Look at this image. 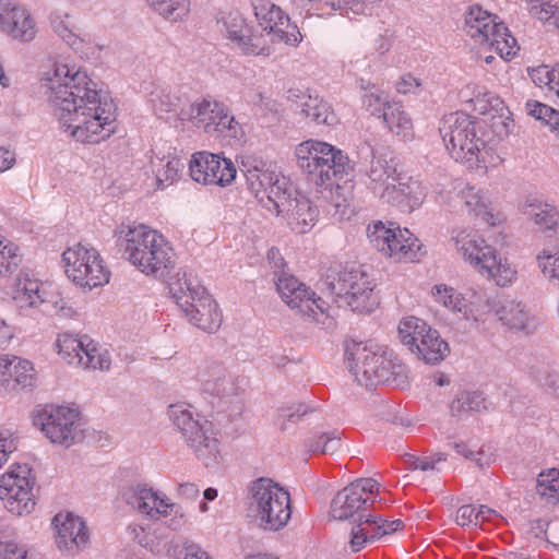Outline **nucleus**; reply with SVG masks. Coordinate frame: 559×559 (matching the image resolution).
<instances>
[{
	"label": "nucleus",
	"instance_id": "nucleus-1",
	"mask_svg": "<svg viewBox=\"0 0 559 559\" xmlns=\"http://www.w3.org/2000/svg\"><path fill=\"white\" fill-rule=\"evenodd\" d=\"M41 86L60 126L76 142L98 144L117 129V106L88 72L74 63L55 61Z\"/></svg>",
	"mask_w": 559,
	"mask_h": 559
},
{
	"label": "nucleus",
	"instance_id": "nucleus-2",
	"mask_svg": "<svg viewBox=\"0 0 559 559\" xmlns=\"http://www.w3.org/2000/svg\"><path fill=\"white\" fill-rule=\"evenodd\" d=\"M116 245L141 273L162 277L175 265L171 243L158 230L144 224H121L115 230Z\"/></svg>",
	"mask_w": 559,
	"mask_h": 559
},
{
	"label": "nucleus",
	"instance_id": "nucleus-3",
	"mask_svg": "<svg viewBox=\"0 0 559 559\" xmlns=\"http://www.w3.org/2000/svg\"><path fill=\"white\" fill-rule=\"evenodd\" d=\"M366 176V186L376 198L403 212L419 207L426 199V187L420 181L399 173L393 159L373 154Z\"/></svg>",
	"mask_w": 559,
	"mask_h": 559
},
{
	"label": "nucleus",
	"instance_id": "nucleus-4",
	"mask_svg": "<svg viewBox=\"0 0 559 559\" xmlns=\"http://www.w3.org/2000/svg\"><path fill=\"white\" fill-rule=\"evenodd\" d=\"M366 176V186L376 198L403 212L419 207L426 199V187L420 181L399 173L393 159L373 154Z\"/></svg>",
	"mask_w": 559,
	"mask_h": 559
},
{
	"label": "nucleus",
	"instance_id": "nucleus-5",
	"mask_svg": "<svg viewBox=\"0 0 559 559\" xmlns=\"http://www.w3.org/2000/svg\"><path fill=\"white\" fill-rule=\"evenodd\" d=\"M439 132L452 158L471 169L487 168L486 141L476 118L463 111L450 112L442 118Z\"/></svg>",
	"mask_w": 559,
	"mask_h": 559
},
{
	"label": "nucleus",
	"instance_id": "nucleus-6",
	"mask_svg": "<svg viewBox=\"0 0 559 559\" xmlns=\"http://www.w3.org/2000/svg\"><path fill=\"white\" fill-rule=\"evenodd\" d=\"M168 288L171 298L191 324L210 333L219 329L223 318L217 302L191 273L178 272Z\"/></svg>",
	"mask_w": 559,
	"mask_h": 559
},
{
	"label": "nucleus",
	"instance_id": "nucleus-7",
	"mask_svg": "<svg viewBox=\"0 0 559 559\" xmlns=\"http://www.w3.org/2000/svg\"><path fill=\"white\" fill-rule=\"evenodd\" d=\"M298 167L317 186H332L352 169L348 156L340 148L319 140H306L295 148Z\"/></svg>",
	"mask_w": 559,
	"mask_h": 559
},
{
	"label": "nucleus",
	"instance_id": "nucleus-8",
	"mask_svg": "<svg viewBox=\"0 0 559 559\" xmlns=\"http://www.w3.org/2000/svg\"><path fill=\"white\" fill-rule=\"evenodd\" d=\"M248 509L260 528L277 532L292 518L289 492L271 478H258L249 487Z\"/></svg>",
	"mask_w": 559,
	"mask_h": 559
},
{
	"label": "nucleus",
	"instance_id": "nucleus-9",
	"mask_svg": "<svg viewBox=\"0 0 559 559\" xmlns=\"http://www.w3.org/2000/svg\"><path fill=\"white\" fill-rule=\"evenodd\" d=\"M168 417L187 445L206 467L217 462L219 442L214 425L210 420L186 403L171 404L168 407Z\"/></svg>",
	"mask_w": 559,
	"mask_h": 559
},
{
	"label": "nucleus",
	"instance_id": "nucleus-10",
	"mask_svg": "<svg viewBox=\"0 0 559 559\" xmlns=\"http://www.w3.org/2000/svg\"><path fill=\"white\" fill-rule=\"evenodd\" d=\"M119 497L133 511L148 520H166L167 527L173 531L181 530L187 522L185 510L180 504L147 484L124 486L120 489Z\"/></svg>",
	"mask_w": 559,
	"mask_h": 559
},
{
	"label": "nucleus",
	"instance_id": "nucleus-11",
	"mask_svg": "<svg viewBox=\"0 0 559 559\" xmlns=\"http://www.w3.org/2000/svg\"><path fill=\"white\" fill-rule=\"evenodd\" d=\"M181 122H191L198 129L218 138L242 141L246 132L223 102L207 97L197 100L179 112Z\"/></svg>",
	"mask_w": 559,
	"mask_h": 559
},
{
	"label": "nucleus",
	"instance_id": "nucleus-12",
	"mask_svg": "<svg viewBox=\"0 0 559 559\" xmlns=\"http://www.w3.org/2000/svg\"><path fill=\"white\" fill-rule=\"evenodd\" d=\"M464 31L475 43L490 47L504 60L512 59L519 50L508 27L479 5H472L465 13Z\"/></svg>",
	"mask_w": 559,
	"mask_h": 559
},
{
	"label": "nucleus",
	"instance_id": "nucleus-13",
	"mask_svg": "<svg viewBox=\"0 0 559 559\" xmlns=\"http://www.w3.org/2000/svg\"><path fill=\"white\" fill-rule=\"evenodd\" d=\"M431 296L435 302L475 325L486 322L493 309L491 295L483 287H467L459 292L447 284H436Z\"/></svg>",
	"mask_w": 559,
	"mask_h": 559
},
{
	"label": "nucleus",
	"instance_id": "nucleus-14",
	"mask_svg": "<svg viewBox=\"0 0 559 559\" xmlns=\"http://www.w3.org/2000/svg\"><path fill=\"white\" fill-rule=\"evenodd\" d=\"M66 275L80 288L92 290L109 282L110 272L98 250L90 245L75 243L62 253Z\"/></svg>",
	"mask_w": 559,
	"mask_h": 559
},
{
	"label": "nucleus",
	"instance_id": "nucleus-15",
	"mask_svg": "<svg viewBox=\"0 0 559 559\" xmlns=\"http://www.w3.org/2000/svg\"><path fill=\"white\" fill-rule=\"evenodd\" d=\"M239 168L246 178L248 190L269 211L290 187L288 180L262 157L243 155Z\"/></svg>",
	"mask_w": 559,
	"mask_h": 559
},
{
	"label": "nucleus",
	"instance_id": "nucleus-16",
	"mask_svg": "<svg viewBox=\"0 0 559 559\" xmlns=\"http://www.w3.org/2000/svg\"><path fill=\"white\" fill-rule=\"evenodd\" d=\"M36 477L26 463H14L0 477V500L12 515L27 516L36 508Z\"/></svg>",
	"mask_w": 559,
	"mask_h": 559
},
{
	"label": "nucleus",
	"instance_id": "nucleus-17",
	"mask_svg": "<svg viewBox=\"0 0 559 559\" xmlns=\"http://www.w3.org/2000/svg\"><path fill=\"white\" fill-rule=\"evenodd\" d=\"M338 307H348L356 312H371L378 306L370 276L360 267L340 272L328 284Z\"/></svg>",
	"mask_w": 559,
	"mask_h": 559
},
{
	"label": "nucleus",
	"instance_id": "nucleus-18",
	"mask_svg": "<svg viewBox=\"0 0 559 559\" xmlns=\"http://www.w3.org/2000/svg\"><path fill=\"white\" fill-rule=\"evenodd\" d=\"M368 237L373 248L396 262H415L423 255L419 240L396 223L378 221L369 225Z\"/></svg>",
	"mask_w": 559,
	"mask_h": 559
},
{
	"label": "nucleus",
	"instance_id": "nucleus-19",
	"mask_svg": "<svg viewBox=\"0 0 559 559\" xmlns=\"http://www.w3.org/2000/svg\"><path fill=\"white\" fill-rule=\"evenodd\" d=\"M33 423L50 442L66 448L81 438L79 412L69 406L39 405L34 412Z\"/></svg>",
	"mask_w": 559,
	"mask_h": 559
},
{
	"label": "nucleus",
	"instance_id": "nucleus-20",
	"mask_svg": "<svg viewBox=\"0 0 559 559\" xmlns=\"http://www.w3.org/2000/svg\"><path fill=\"white\" fill-rule=\"evenodd\" d=\"M189 175L193 181L204 186L227 187L236 179L237 169L231 159L201 151L191 155Z\"/></svg>",
	"mask_w": 559,
	"mask_h": 559
},
{
	"label": "nucleus",
	"instance_id": "nucleus-21",
	"mask_svg": "<svg viewBox=\"0 0 559 559\" xmlns=\"http://www.w3.org/2000/svg\"><path fill=\"white\" fill-rule=\"evenodd\" d=\"M51 526L55 531V544L62 554L74 556L87 547L90 531L79 515L61 511L52 518Z\"/></svg>",
	"mask_w": 559,
	"mask_h": 559
},
{
	"label": "nucleus",
	"instance_id": "nucleus-22",
	"mask_svg": "<svg viewBox=\"0 0 559 559\" xmlns=\"http://www.w3.org/2000/svg\"><path fill=\"white\" fill-rule=\"evenodd\" d=\"M254 15L259 25L272 34L273 40L296 46L301 40V34L296 25L290 24L289 16L271 0H252Z\"/></svg>",
	"mask_w": 559,
	"mask_h": 559
},
{
	"label": "nucleus",
	"instance_id": "nucleus-23",
	"mask_svg": "<svg viewBox=\"0 0 559 559\" xmlns=\"http://www.w3.org/2000/svg\"><path fill=\"white\" fill-rule=\"evenodd\" d=\"M276 202L271 212L283 215L293 231L305 234L316 225L319 216L318 207L298 192L293 195L292 187Z\"/></svg>",
	"mask_w": 559,
	"mask_h": 559
},
{
	"label": "nucleus",
	"instance_id": "nucleus-24",
	"mask_svg": "<svg viewBox=\"0 0 559 559\" xmlns=\"http://www.w3.org/2000/svg\"><path fill=\"white\" fill-rule=\"evenodd\" d=\"M378 491V481L373 478H360L338 491L331 504V514L335 520H346L367 510L369 502Z\"/></svg>",
	"mask_w": 559,
	"mask_h": 559
},
{
	"label": "nucleus",
	"instance_id": "nucleus-25",
	"mask_svg": "<svg viewBox=\"0 0 559 559\" xmlns=\"http://www.w3.org/2000/svg\"><path fill=\"white\" fill-rule=\"evenodd\" d=\"M456 197L468 215L480 218L489 227H498L506 222V216L498 211L490 199L488 190L469 183H460Z\"/></svg>",
	"mask_w": 559,
	"mask_h": 559
},
{
	"label": "nucleus",
	"instance_id": "nucleus-26",
	"mask_svg": "<svg viewBox=\"0 0 559 559\" xmlns=\"http://www.w3.org/2000/svg\"><path fill=\"white\" fill-rule=\"evenodd\" d=\"M0 31L20 41H31L37 33L28 10L13 0H0Z\"/></svg>",
	"mask_w": 559,
	"mask_h": 559
},
{
	"label": "nucleus",
	"instance_id": "nucleus-27",
	"mask_svg": "<svg viewBox=\"0 0 559 559\" xmlns=\"http://www.w3.org/2000/svg\"><path fill=\"white\" fill-rule=\"evenodd\" d=\"M403 527L404 524L400 519L389 521L380 515L359 514V523L352 528L350 548L355 552L360 551L367 544L401 531Z\"/></svg>",
	"mask_w": 559,
	"mask_h": 559
},
{
	"label": "nucleus",
	"instance_id": "nucleus-28",
	"mask_svg": "<svg viewBox=\"0 0 559 559\" xmlns=\"http://www.w3.org/2000/svg\"><path fill=\"white\" fill-rule=\"evenodd\" d=\"M49 23L53 34L79 53L81 58L90 60L98 53L99 47L97 45L76 33L73 16L68 12L53 11L49 16Z\"/></svg>",
	"mask_w": 559,
	"mask_h": 559
},
{
	"label": "nucleus",
	"instance_id": "nucleus-29",
	"mask_svg": "<svg viewBox=\"0 0 559 559\" xmlns=\"http://www.w3.org/2000/svg\"><path fill=\"white\" fill-rule=\"evenodd\" d=\"M346 358L356 381L367 389L374 386L380 353L372 350L364 343H353L346 346Z\"/></svg>",
	"mask_w": 559,
	"mask_h": 559
},
{
	"label": "nucleus",
	"instance_id": "nucleus-30",
	"mask_svg": "<svg viewBox=\"0 0 559 559\" xmlns=\"http://www.w3.org/2000/svg\"><path fill=\"white\" fill-rule=\"evenodd\" d=\"M195 379L203 393L216 397L234 395L237 386L234 378L229 376L225 367L216 361H204L197 370Z\"/></svg>",
	"mask_w": 559,
	"mask_h": 559
},
{
	"label": "nucleus",
	"instance_id": "nucleus-31",
	"mask_svg": "<svg viewBox=\"0 0 559 559\" xmlns=\"http://www.w3.org/2000/svg\"><path fill=\"white\" fill-rule=\"evenodd\" d=\"M456 252L462 259L471 265L476 272L481 266L487 251H492L495 247L487 241L473 228H455L451 236Z\"/></svg>",
	"mask_w": 559,
	"mask_h": 559
},
{
	"label": "nucleus",
	"instance_id": "nucleus-32",
	"mask_svg": "<svg viewBox=\"0 0 559 559\" xmlns=\"http://www.w3.org/2000/svg\"><path fill=\"white\" fill-rule=\"evenodd\" d=\"M288 99L295 109L317 124L333 126L337 118L332 107L319 95H312L300 90H289Z\"/></svg>",
	"mask_w": 559,
	"mask_h": 559
},
{
	"label": "nucleus",
	"instance_id": "nucleus-33",
	"mask_svg": "<svg viewBox=\"0 0 559 559\" xmlns=\"http://www.w3.org/2000/svg\"><path fill=\"white\" fill-rule=\"evenodd\" d=\"M222 24L228 39L234 41L247 55H269V49L260 46L259 38L251 36L242 14L230 11L222 17Z\"/></svg>",
	"mask_w": 559,
	"mask_h": 559
},
{
	"label": "nucleus",
	"instance_id": "nucleus-34",
	"mask_svg": "<svg viewBox=\"0 0 559 559\" xmlns=\"http://www.w3.org/2000/svg\"><path fill=\"white\" fill-rule=\"evenodd\" d=\"M13 301L17 309L25 314L32 309H38L48 302L45 284L28 273H21L14 287Z\"/></svg>",
	"mask_w": 559,
	"mask_h": 559
},
{
	"label": "nucleus",
	"instance_id": "nucleus-35",
	"mask_svg": "<svg viewBox=\"0 0 559 559\" xmlns=\"http://www.w3.org/2000/svg\"><path fill=\"white\" fill-rule=\"evenodd\" d=\"M487 254L477 273L492 281L499 287H509L515 283L519 274L516 265L496 248L492 251H487Z\"/></svg>",
	"mask_w": 559,
	"mask_h": 559
},
{
	"label": "nucleus",
	"instance_id": "nucleus-36",
	"mask_svg": "<svg viewBox=\"0 0 559 559\" xmlns=\"http://www.w3.org/2000/svg\"><path fill=\"white\" fill-rule=\"evenodd\" d=\"M521 212L543 233L556 230L559 224L558 210L538 198H527L521 205Z\"/></svg>",
	"mask_w": 559,
	"mask_h": 559
},
{
	"label": "nucleus",
	"instance_id": "nucleus-37",
	"mask_svg": "<svg viewBox=\"0 0 559 559\" xmlns=\"http://www.w3.org/2000/svg\"><path fill=\"white\" fill-rule=\"evenodd\" d=\"M461 99L467 108L479 115H490L504 109V103L500 97L475 84L467 85L461 92Z\"/></svg>",
	"mask_w": 559,
	"mask_h": 559
},
{
	"label": "nucleus",
	"instance_id": "nucleus-38",
	"mask_svg": "<svg viewBox=\"0 0 559 559\" xmlns=\"http://www.w3.org/2000/svg\"><path fill=\"white\" fill-rule=\"evenodd\" d=\"M377 366L379 369L376 371L374 385L388 383L404 388L408 383L407 367L392 352L380 353Z\"/></svg>",
	"mask_w": 559,
	"mask_h": 559
},
{
	"label": "nucleus",
	"instance_id": "nucleus-39",
	"mask_svg": "<svg viewBox=\"0 0 559 559\" xmlns=\"http://www.w3.org/2000/svg\"><path fill=\"white\" fill-rule=\"evenodd\" d=\"M493 309L488 314L497 317L504 325L514 330L526 328L528 314L521 302L514 300L501 299L498 296H491Z\"/></svg>",
	"mask_w": 559,
	"mask_h": 559
},
{
	"label": "nucleus",
	"instance_id": "nucleus-40",
	"mask_svg": "<svg viewBox=\"0 0 559 559\" xmlns=\"http://www.w3.org/2000/svg\"><path fill=\"white\" fill-rule=\"evenodd\" d=\"M148 103L158 118H167V115H175L179 119V112L181 109L182 98L178 91L171 90L170 87H157L151 94Z\"/></svg>",
	"mask_w": 559,
	"mask_h": 559
},
{
	"label": "nucleus",
	"instance_id": "nucleus-41",
	"mask_svg": "<svg viewBox=\"0 0 559 559\" xmlns=\"http://www.w3.org/2000/svg\"><path fill=\"white\" fill-rule=\"evenodd\" d=\"M414 346L415 354L427 364H437L441 361L449 350L448 343L444 342L437 330L430 328L429 332L424 334L420 342Z\"/></svg>",
	"mask_w": 559,
	"mask_h": 559
},
{
	"label": "nucleus",
	"instance_id": "nucleus-42",
	"mask_svg": "<svg viewBox=\"0 0 559 559\" xmlns=\"http://www.w3.org/2000/svg\"><path fill=\"white\" fill-rule=\"evenodd\" d=\"M295 298L296 305L289 307L296 309L302 316L318 321L319 317L325 313V302L320 297H317L316 293L304 283L292 296V299Z\"/></svg>",
	"mask_w": 559,
	"mask_h": 559
},
{
	"label": "nucleus",
	"instance_id": "nucleus-43",
	"mask_svg": "<svg viewBox=\"0 0 559 559\" xmlns=\"http://www.w3.org/2000/svg\"><path fill=\"white\" fill-rule=\"evenodd\" d=\"M383 121L389 130L403 140H411L414 136L413 122L399 103L388 105L383 112Z\"/></svg>",
	"mask_w": 559,
	"mask_h": 559
},
{
	"label": "nucleus",
	"instance_id": "nucleus-44",
	"mask_svg": "<svg viewBox=\"0 0 559 559\" xmlns=\"http://www.w3.org/2000/svg\"><path fill=\"white\" fill-rule=\"evenodd\" d=\"M88 341L87 336L78 337L70 333H61L58 335L56 344L62 359L69 365L78 367L82 362V356Z\"/></svg>",
	"mask_w": 559,
	"mask_h": 559
},
{
	"label": "nucleus",
	"instance_id": "nucleus-45",
	"mask_svg": "<svg viewBox=\"0 0 559 559\" xmlns=\"http://www.w3.org/2000/svg\"><path fill=\"white\" fill-rule=\"evenodd\" d=\"M8 378L13 379L15 384L22 388H34L37 382V372L31 360L10 356Z\"/></svg>",
	"mask_w": 559,
	"mask_h": 559
},
{
	"label": "nucleus",
	"instance_id": "nucleus-46",
	"mask_svg": "<svg viewBox=\"0 0 559 559\" xmlns=\"http://www.w3.org/2000/svg\"><path fill=\"white\" fill-rule=\"evenodd\" d=\"M359 86L364 91L361 96L362 107L372 116L383 118L386 106L393 105V103L389 102L388 96L370 82H366L361 79Z\"/></svg>",
	"mask_w": 559,
	"mask_h": 559
},
{
	"label": "nucleus",
	"instance_id": "nucleus-47",
	"mask_svg": "<svg viewBox=\"0 0 559 559\" xmlns=\"http://www.w3.org/2000/svg\"><path fill=\"white\" fill-rule=\"evenodd\" d=\"M431 326L424 320L416 317L404 318L399 325V335L403 345L407 346L411 352H414V346H417L426 332H429Z\"/></svg>",
	"mask_w": 559,
	"mask_h": 559
},
{
	"label": "nucleus",
	"instance_id": "nucleus-48",
	"mask_svg": "<svg viewBox=\"0 0 559 559\" xmlns=\"http://www.w3.org/2000/svg\"><path fill=\"white\" fill-rule=\"evenodd\" d=\"M536 261L543 276L549 284L559 287V247L543 248L537 253Z\"/></svg>",
	"mask_w": 559,
	"mask_h": 559
},
{
	"label": "nucleus",
	"instance_id": "nucleus-49",
	"mask_svg": "<svg viewBox=\"0 0 559 559\" xmlns=\"http://www.w3.org/2000/svg\"><path fill=\"white\" fill-rule=\"evenodd\" d=\"M536 492L547 503L559 502V469L549 468L538 474Z\"/></svg>",
	"mask_w": 559,
	"mask_h": 559
},
{
	"label": "nucleus",
	"instance_id": "nucleus-50",
	"mask_svg": "<svg viewBox=\"0 0 559 559\" xmlns=\"http://www.w3.org/2000/svg\"><path fill=\"white\" fill-rule=\"evenodd\" d=\"M486 408V399L481 392L477 391H462L450 404L453 415H460L465 412H480Z\"/></svg>",
	"mask_w": 559,
	"mask_h": 559
},
{
	"label": "nucleus",
	"instance_id": "nucleus-51",
	"mask_svg": "<svg viewBox=\"0 0 559 559\" xmlns=\"http://www.w3.org/2000/svg\"><path fill=\"white\" fill-rule=\"evenodd\" d=\"M309 407L304 403H287L276 411L274 424L280 430L286 431L296 425L306 414Z\"/></svg>",
	"mask_w": 559,
	"mask_h": 559
},
{
	"label": "nucleus",
	"instance_id": "nucleus-52",
	"mask_svg": "<svg viewBox=\"0 0 559 559\" xmlns=\"http://www.w3.org/2000/svg\"><path fill=\"white\" fill-rule=\"evenodd\" d=\"M530 78L536 86L546 88L548 93L559 98V64L554 68L548 66L534 68L530 71Z\"/></svg>",
	"mask_w": 559,
	"mask_h": 559
},
{
	"label": "nucleus",
	"instance_id": "nucleus-53",
	"mask_svg": "<svg viewBox=\"0 0 559 559\" xmlns=\"http://www.w3.org/2000/svg\"><path fill=\"white\" fill-rule=\"evenodd\" d=\"M185 165L178 157H168L159 159L158 165H155L156 183L158 189L173 185L183 169Z\"/></svg>",
	"mask_w": 559,
	"mask_h": 559
},
{
	"label": "nucleus",
	"instance_id": "nucleus-54",
	"mask_svg": "<svg viewBox=\"0 0 559 559\" xmlns=\"http://www.w3.org/2000/svg\"><path fill=\"white\" fill-rule=\"evenodd\" d=\"M156 12L167 20L177 21L190 10V0H145Z\"/></svg>",
	"mask_w": 559,
	"mask_h": 559
},
{
	"label": "nucleus",
	"instance_id": "nucleus-55",
	"mask_svg": "<svg viewBox=\"0 0 559 559\" xmlns=\"http://www.w3.org/2000/svg\"><path fill=\"white\" fill-rule=\"evenodd\" d=\"M21 261L19 247L9 239L0 238V277L12 274Z\"/></svg>",
	"mask_w": 559,
	"mask_h": 559
},
{
	"label": "nucleus",
	"instance_id": "nucleus-56",
	"mask_svg": "<svg viewBox=\"0 0 559 559\" xmlns=\"http://www.w3.org/2000/svg\"><path fill=\"white\" fill-rule=\"evenodd\" d=\"M110 362L111 360L109 354L106 350H100L97 348L96 344L90 340L87 345H85L82 362H80L78 367H82L84 369L91 368L108 370Z\"/></svg>",
	"mask_w": 559,
	"mask_h": 559
},
{
	"label": "nucleus",
	"instance_id": "nucleus-57",
	"mask_svg": "<svg viewBox=\"0 0 559 559\" xmlns=\"http://www.w3.org/2000/svg\"><path fill=\"white\" fill-rule=\"evenodd\" d=\"M527 10L532 16L559 29V7L556 4L548 0H528Z\"/></svg>",
	"mask_w": 559,
	"mask_h": 559
},
{
	"label": "nucleus",
	"instance_id": "nucleus-58",
	"mask_svg": "<svg viewBox=\"0 0 559 559\" xmlns=\"http://www.w3.org/2000/svg\"><path fill=\"white\" fill-rule=\"evenodd\" d=\"M525 111L528 116L544 122L550 128L554 126V123H557L556 121L559 119V111L533 99H530L525 103Z\"/></svg>",
	"mask_w": 559,
	"mask_h": 559
},
{
	"label": "nucleus",
	"instance_id": "nucleus-59",
	"mask_svg": "<svg viewBox=\"0 0 559 559\" xmlns=\"http://www.w3.org/2000/svg\"><path fill=\"white\" fill-rule=\"evenodd\" d=\"M302 9L309 14L328 16L344 10V0H300Z\"/></svg>",
	"mask_w": 559,
	"mask_h": 559
},
{
	"label": "nucleus",
	"instance_id": "nucleus-60",
	"mask_svg": "<svg viewBox=\"0 0 559 559\" xmlns=\"http://www.w3.org/2000/svg\"><path fill=\"white\" fill-rule=\"evenodd\" d=\"M0 559H43L41 556L26 545L15 542L0 543Z\"/></svg>",
	"mask_w": 559,
	"mask_h": 559
},
{
	"label": "nucleus",
	"instance_id": "nucleus-61",
	"mask_svg": "<svg viewBox=\"0 0 559 559\" xmlns=\"http://www.w3.org/2000/svg\"><path fill=\"white\" fill-rule=\"evenodd\" d=\"M302 283H300L295 276L287 274L285 272H282L277 275L275 285L276 289L282 298V300L287 306H295L296 305V298L292 299V296L294 295L295 290H297Z\"/></svg>",
	"mask_w": 559,
	"mask_h": 559
},
{
	"label": "nucleus",
	"instance_id": "nucleus-62",
	"mask_svg": "<svg viewBox=\"0 0 559 559\" xmlns=\"http://www.w3.org/2000/svg\"><path fill=\"white\" fill-rule=\"evenodd\" d=\"M447 456L443 453H433L431 455L416 456L414 454L405 455V463L411 469H420L423 472L437 471V465L444 462Z\"/></svg>",
	"mask_w": 559,
	"mask_h": 559
},
{
	"label": "nucleus",
	"instance_id": "nucleus-63",
	"mask_svg": "<svg viewBox=\"0 0 559 559\" xmlns=\"http://www.w3.org/2000/svg\"><path fill=\"white\" fill-rule=\"evenodd\" d=\"M490 127L492 132L499 138H507L513 130L514 121L511 118V112L504 107L503 110L492 112L490 118Z\"/></svg>",
	"mask_w": 559,
	"mask_h": 559
},
{
	"label": "nucleus",
	"instance_id": "nucleus-64",
	"mask_svg": "<svg viewBox=\"0 0 559 559\" xmlns=\"http://www.w3.org/2000/svg\"><path fill=\"white\" fill-rule=\"evenodd\" d=\"M17 449V438L8 430H0V468L8 462L10 455Z\"/></svg>",
	"mask_w": 559,
	"mask_h": 559
}]
</instances>
